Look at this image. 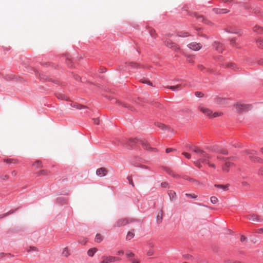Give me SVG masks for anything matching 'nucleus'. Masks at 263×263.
<instances>
[{"instance_id": "nucleus-1", "label": "nucleus", "mask_w": 263, "mask_h": 263, "mask_svg": "<svg viewBox=\"0 0 263 263\" xmlns=\"http://www.w3.org/2000/svg\"><path fill=\"white\" fill-rule=\"evenodd\" d=\"M189 148L193 152L199 154L201 158H211V156L206 154L203 150L201 149L200 147L193 145H189Z\"/></svg>"}, {"instance_id": "nucleus-2", "label": "nucleus", "mask_w": 263, "mask_h": 263, "mask_svg": "<svg viewBox=\"0 0 263 263\" xmlns=\"http://www.w3.org/2000/svg\"><path fill=\"white\" fill-rule=\"evenodd\" d=\"M121 259L119 257L110 255H104L102 256L100 263H111L120 261Z\"/></svg>"}, {"instance_id": "nucleus-3", "label": "nucleus", "mask_w": 263, "mask_h": 263, "mask_svg": "<svg viewBox=\"0 0 263 263\" xmlns=\"http://www.w3.org/2000/svg\"><path fill=\"white\" fill-rule=\"evenodd\" d=\"M235 107L237 111L242 112L248 110L250 108V105L241 103H237L235 104Z\"/></svg>"}, {"instance_id": "nucleus-4", "label": "nucleus", "mask_w": 263, "mask_h": 263, "mask_svg": "<svg viewBox=\"0 0 263 263\" xmlns=\"http://www.w3.org/2000/svg\"><path fill=\"white\" fill-rule=\"evenodd\" d=\"M130 143H139V144H141L143 147L145 149H149L150 147L149 146L148 143L146 141L144 140H138V139H130L129 140Z\"/></svg>"}, {"instance_id": "nucleus-5", "label": "nucleus", "mask_w": 263, "mask_h": 263, "mask_svg": "<svg viewBox=\"0 0 263 263\" xmlns=\"http://www.w3.org/2000/svg\"><path fill=\"white\" fill-rule=\"evenodd\" d=\"M247 218L253 222H258L263 221V218H261L260 216L254 214L248 215L247 216Z\"/></svg>"}, {"instance_id": "nucleus-6", "label": "nucleus", "mask_w": 263, "mask_h": 263, "mask_svg": "<svg viewBox=\"0 0 263 263\" xmlns=\"http://www.w3.org/2000/svg\"><path fill=\"white\" fill-rule=\"evenodd\" d=\"M189 48L195 51H198L200 50L202 46L200 43H197L196 42H192L187 45Z\"/></svg>"}, {"instance_id": "nucleus-7", "label": "nucleus", "mask_w": 263, "mask_h": 263, "mask_svg": "<svg viewBox=\"0 0 263 263\" xmlns=\"http://www.w3.org/2000/svg\"><path fill=\"white\" fill-rule=\"evenodd\" d=\"M165 44L166 46L174 50H177L179 49V47L171 40L166 41Z\"/></svg>"}, {"instance_id": "nucleus-8", "label": "nucleus", "mask_w": 263, "mask_h": 263, "mask_svg": "<svg viewBox=\"0 0 263 263\" xmlns=\"http://www.w3.org/2000/svg\"><path fill=\"white\" fill-rule=\"evenodd\" d=\"M199 109L205 115L209 117L210 118L211 117L212 111L210 109L204 107L203 106H199Z\"/></svg>"}, {"instance_id": "nucleus-9", "label": "nucleus", "mask_w": 263, "mask_h": 263, "mask_svg": "<svg viewBox=\"0 0 263 263\" xmlns=\"http://www.w3.org/2000/svg\"><path fill=\"white\" fill-rule=\"evenodd\" d=\"M187 86H190V84L188 83H181L176 86H167V87L173 91H175L177 89H180L181 87Z\"/></svg>"}, {"instance_id": "nucleus-10", "label": "nucleus", "mask_w": 263, "mask_h": 263, "mask_svg": "<svg viewBox=\"0 0 263 263\" xmlns=\"http://www.w3.org/2000/svg\"><path fill=\"white\" fill-rule=\"evenodd\" d=\"M107 173V170L104 167L98 168L96 171V174L100 177H104Z\"/></svg>"}, {"instance_id": "nucleus-11", "label": "nucleus", "mask_w": 263, "mask_h": 263, "mask_svg": "<svg viewBox=\"0 0 263 263\" xmlns=\"http://www.w3.org/2000/svg\"><path fill=\"white\" fill-rule=\"evenodd\" d=\"M215 49L219 53H221L223 50L222 45L219 42H215L213 45Z\"/></svg>"}, {"instance_id": "nucleus-12", "label": "nucleus", "mask_w": 263, "mask_h": 263, "mask_svg": "<svg viewBox=\"0 0 263 263\" xmlns=\"http://www.w3.org/2000/svg\"><path fill=\"white\" fill-rule=\"evenodd\" d=\"M210 158H201V161L203 163L207 164L210 167H213L214 168H216V166L214 164L211 163L209 161V159Z\"/></svg>"}, {"instance_id": "nucleus-13", "label": "nucleus", "mask_w": 263, "mask_h": 263, "mask_svg": "<svg viewBox=\"0 0 263 263\" xmlns=\"http://www.w3.org/2000/svg\"><path fill=\"white\" fill-rule=\"evenodd\" d=\"M128 223V221L125 219H121L118 220L115 224L117 227L125 226Z\"/></svg>"}, {"instance_id": "nucleus-14", "label": "nucleus", "mask_w": 263, "mask_h": 263, "mask_svg": "<svg viewBox=\"0 0 263 263\" xmlns=\"http://www.w3.org/2000/svg\"><path fill=\"white\" fill-rule=\"evenodd\" d=\"M213 11L217 14H224L229 12V11L226 9H219L214 8Z\"/></svg>"}, {"instance_id": "nucleus-15", "label": "nucleus", "mask_w": 263, "mask_h": 263, "mask_svg": "<svg viewBox=\"0 0 263 263\" xmlns=\"http://www.w3.org/2000/svg\"><path fill=\"white\" fill-rule=\"evenodd\" d=\"M247 154L249 155V157L251 159H252L253 161H258V158L257 157L254 156V151H247Z\"/></svg>"}, {"instance_id": "nucleus-16", "label": "nucleus", "mask_w": 263, "mask_h": 263, "mask_svg": "<svg viewBox=\"0 0 263 263\" xmlns=\"http://www.w3.org/2000/svg\"><path fill=\"white\" fill-rule=\"evenodd\" d=\"M232 164L230 162H226L224 164V165L222 167V170L223 171L228 172L229 170V167H230Z\"/></svg>"}, {"instance_id": "nucleus-17", "label": "nucleus", "mask_w": 263, "mask_h": 263, "mask_svg": "<svg viewBox=\"0 0 263 263\" xmlns=\"http://www.w3.org/2000/svg\"><path fill=\"white\" fill-rule=\"evenodd\" d=\"M4 161L9 164H17L18 161L14 159H5Z\"/></svg>"}, {"instance_id": "nucleus-18", "label": "nucleus", "mask_w": 263, "mask_h": 263, "mask_svg": "<svg viewBox=\"0 0 263 263\" xmlns=\"http://www.w3.org/2000/svg\"><path fill=\"white\" fill-rule=\"evenodd\" d=\"M162 219H163V212L162 210H161L159 212H158V215L157 216V221L158 223H161Z\"/></svg>"}, {"instance_id": "nucleus-19", "label": "nucleus", "mask_w": 263, "mask_h": 263, "mask_svg": "<svg viewBox=\"0 0 263 263\" xmlns=\"http://www.w3.org/2000/svg\"><path fill=\"white\" fill-rule=\"evenodd\" d=\"M227 67L232 69V70L236 71L239 69V68L234 64L230 63L227 64Z\"/></svg>"}, {"instance_id": "nucleus-20", "label": "nucleus", "mask_w": 263, "mask_h": 263, "mask_svg": "<svg viewBox=\"0 0 263 263\" xmlns=\"http://www.w3.org/2000/svg\"><path fill=\"white\" fill-rule=\"evenodd\" d=\"M97 251V249L96 248H91L88 251L87 254L88 256L92 257Z\"/></svg>"}, {"instance_id": "nucleus-21", "label": "nucleus", "mask_w": 263, "mask_h": 263, "mask_svg": "<svg viewBox=\"0 0 263 263\" xmlns=\"http://www.w3.org/2000/svg\"><path fill=\"white\" fill-rule=\"evenodd\" d=\"M135 236V234H134V231L132 230V231H129L128 233H127V234L126 235V239L127 240H130L131 239H132Z\"/></svg>"}, {"instance_id": "nucleus-22", "label": "nucleus", "mask_w": 263, "mask_h": 263, "mask_svg": "<svg viewBox=\"0 0 263 263\" xmlns=\"http://www.w3.org/2000/svg\"><path fill=\"white\" fill-rule=\"evenodd\" d=\"M62 255L65 257H68L70 255L69 250L68 248H65L62 252Z\"/></svg>"}, {"instance_id": "nucleus-23", "label": "nucleus", "mask_w": 263, "mask_h": 263, "mask_svg": "<svg viewBox=\"0 0 263 263\" xmlns=\"http://www.w3.org/2000/svg\"><path fill=\"white\" fill-rule=\"evenodd\" d=\"M216 102L218 104H223L226 103V100L224 98L219 97L216 99Z\"/></svg>"}, {"instance_id": "nucleus-24", "label": "nucleus", "mask_w": 263, "mask_h": 263, "mask_svg": "<svg viewBox=\"0 0 263 263\" xmlns=\"http://www.w3.org/2000/svg\"><path fill=\"white\" fill-rule=\"evenodd\" d=\"M102 240H103L102 237L100 234H98L96 235V238H95V241L96 242L100 243L102 241Z\"/></svg>"}, {"instance_id": "nucleus-25", "label": "nucleus", "mask_w": 263, "mask_h": 263, "mask_svg": "<svg viewBox=\"0 0 263 263\" xmlns=\"http://www.w3.org/2000/svg\"><path fill=\"white\" fill-rule=\"evenodd\" d=\"M142 83L147 84L148 85L153 86L152 83L147 79L143 78L140 80V81Z\"/></svg>"}, {"instance_id": "nucleus-26", "label": "nucleus", "mask_w": 263, "mask_h": 263, "mask_svg": "<svg viewBox=\"0 0 263 263\" xmlns=\"http://www.w3.org/2000/svg\"><path fill=\"white\" fill-rule=\"evenodd\" d=\"M257 45L260 48L263 49V40L258 39L256 41Z\"/></svg>"}, {"instance_id": "nucleus-27", "label": "nucleus", "mask_w": 263, "mask_h": 263, "mask_svg": "<svg viewBox=\"0 0 263 263\" xmlns=\"http://www.w3.org/2000/svg\"><path fill=\"white\" fill-rule=\"evenodd\" d=\"M262 28L261 27L256 25L253 28V30L257 33H260L262 31Z\"/></svg>"}, {"instance_id": "nucleus-28", "label": "nucleus", "mask_w": 263, "mask_h": 263, "mask_svg": "<svg viewBox=\"0 0 263 263\" xmlns=\"http://www.w3.org/2000/svg\"><path fill=\"white\" fill-rule=\"evenodd\" d=\"M125 254L126 257L128 258L134 257L135 256V254L129 250L127 251Z\"/></svg>"}, {"instance_id": "nucleus-29", "label": "nucleus", "mask_w": 263, "mask_h": 263, "mask_svg": "<svg viewBox=\"0 0 263 263\" xmlns=\"http://www.w3.org/2000/svg\"><path fill=\"white\" fill-rule=\"evenodd\" d=\"M178 35L180 37H186L189 36V34L186 32H180L178 33Z\"/></svg>"}, {"instance_id": "nucleus-30", "label": "nucleus", "mask_w": 263, "mask_h": 263, "mask_svg": "<svg viewBox=\"0 0 263 263\" xmlns=\"http://www.w3.org/2000/svg\"><path fill=\"white\" fill-rule=\"evenodd\" d=\"M33 166L36 168H40L42 166L41 162L40 161H36L33 164Z\"/></svg>"}, {"instance_id": "nucleus-31", "label": "nucleus", "mask_w": 263, "mask_h": 263, "mask_svg": "<svg viewBox=\"0 0 263 263\" xmlns=\"http://www.w3.org/2000/svg\"><path fill=\"white\" fill-rule=\"evenodd\" d=\"M48 174V171L46 170H43L40 171L38 173V175L41 176V175H47Z\"/></svg>"}, {"instance_id": "nucleus-32", "label": "nucleus", "mask_w": 263, "mask_h": 263, "mask_svg": "<svg viewBox=\"0 0 263 263\" xmlns=\"http://www.w3.org/2000/svg\"><path fill=\"white\" fill-rule=\"evenodd\" d=\"M215 186L218 188L222 189L224 191H226L228 189L227 185H221V184H215Z\"/></svg>"}, {"instance_id": "nucleus-33", "label": "nucleus", "mask_w": 263, "mask_h": 263, "mask_svg": "<svg viewBox=\"0 0 263 263\" xmlns=\"http://www.w3.org/2000/svg\"><path fill=\"white\" fill-rule=\"evenodd\" d=\"M222 113L221 112H215L214 113L212 114L211 118H215L217 117H219L222 116Z\"/></svg>"}, {"instance_id": "nucleus-34", "label": "nucleus", "mask_w": 263, "mask_h": 263, "mask_svg": "<svg viewBox=\"0 0 263 263\" xmlns=\"http://www.w3.org/2000/svg\"><path fill=\"white\" fill-rule=\"evenodd\" d=\"M129 65L132 67V68H138L139 67V65L138 63H135V62H129L128 63Z\"/></svg>"}, {"instance_id": "nucleus-35", "label": "nucleus", "mask_w": 263, "mask_h": 263, "mask_svg": "<svg viewBox=\"0 0 263 263\" xmlns=\"http://www.w3.org/2000/svg\"><path fill=\"white\" fill-rule=\"evenodd\" d=\"M210 200L211 202L213 204L216 203L218 200V198L215 196L211 197Z\"/></svg>"}, {"instance_id": "nucleus-36", "label": "nucleus", "mask_w": 263, "mask_h": 263, "mask_svg": "<svg viewBox=\"0 0 263 263\" xmlns=\"http://www.w3.org/2000/svg\"><path fill=\"white\" fill-rule=\"evenodd\" d=\"M181 111L183 113L190 114V113L192 112V110L191 109L189 108H184L182 109Z\"/></svg>"}, {"instance_id": "nucleus-37", "label": "nucleus", "mask_w": 263, "mask_h": 263, "mask_svg": "<svg viewBox=\"0 0 263 263\" xmlns=\"http://www.w3.org/2000/svg\"><path fill=\"white\" fill-rule=\"evenodd\" d=\"M149 33L150 34V35L155 38L156 37V36H155V30H154L153 29H150L149 30Z\"/></svg>"}, {"instance_id": "nucleus-38", "label": "nucleus", "mask_w": 263, "mask_h": 263, "mask_svg": "<svg viewBox=\"0 0 263 263\" xmlns=\"http://www.w3.org/2000/svg\"><path fill=\"white\" fill-rule=\"evenodd\" d=\"M196 17H197V18L198 20H199L200 21H201V22H204L205 21V19L203 17V16L202 15H200L199 14H197L196 15Z\"/></svg>"}, {"instance_id": "nucleus-39", "label": "nucleus", "mask_w": 263, "mask_h": 263, "mask_svg": "<svg viewBox=\"0 0 263 263\" xmlns=\"http://www.w3.org/2000/svg\"><path fill=\"white\" fill-rule=\"evenodd\" d=\"M127 179L128 180L129 183L131 184L133 186H134V184L132 176L127 177Z\"/></svg>"}, {"instance_id": "nucleus-40", "label": "nucleus", "mask_w": 263, "mask_h": 263, "mask_svg": "<svg viewBox=\"0 0 263 263\" xmlns=\"http://www.w3.org/2000/svg\"><path fill=\"white\" fill-rule=\"evenodd\" d=\"M10 256V254H5L4 253H0V259L3 258L5 257H9Z\"/></svg>"}, {"instance_id": "nucleus-41", "label": "nucleus", "mask_w": 263, "mask_h": 263, "mask_svg": "<svg viewBox=\"0 0 263 263\" xmlns=\"http://www.w3.org/2000/svg\"><path fill=\"white\" fill-rule=\"evenodd\" d=\"M156 125L161 129L166 128L167 127L163 124L158 123Z\"/></svg>"}, {"instance_id": "nucleus-42", "label": "nucleus", "mask_w": 263, "mask_h": 263, "mask_svg": "<svg viewBox=\"0 0 263 263\" xmlns=\"http://www.w3.org/2000/svg\"><path fill=\"white\" fill-rule=\"evenodd\" d=\"M131 263H140V261L138 258H133L130 259Z\"/></svg>"}, {"instance_id": "nucleus-43", "label": "nucleus", "mask_w": 263, "mask_h": 263, "mask_svg": "<svg viewBox=\"0 0 263 263\" xmlns=\"http://www.w3.org/2000/svg\"><path fill=\"white\" fill-rule=\"evenodd\" d=\"M182 155H183L187 159H190L191 158V155L189 153L183 152Z\"/></svg>"}, {"instance_id": "nucleus-44", "label": "nucleus", "mask_w": 263, "mask_h": 263, "mask_svg": "<svg viewBox=\"0 0 263 263\" xmlns=\"http://www.w3.org/2000/svg\"><path fill=\"white\" fill-rule=\"evenodd\" d=\"M200 162H202L201 161V158H200L199 160H198V161H197L195 162V165H196L197 166H198L199 168H200V167H201V164H200Z\"/></svg>"}, {"instance_id": "nucleus-45", "label": "nucleus", "mask_w": 263, "mask_h": 263, "mask_svg": "<svg viewBox=\"0 0 263 263\" xmlns=\"http://www.w3.org/2000/svg\"><path fill=\"white\" fill-rule=\"evenodd\" d=\"M1 179H2L3 180H6L7 179H8L9 178V176L7 175H2L1 176Z\"/></svg>"}, {"instance_id": "nucleus-46", "label": "nucleus", "mask_w": 263, "mask_h": 263, "mask_svg": "<svg viewBox=\"0 0 263 263\" xmlns=\"http://www.w3.org/2000/svg\"><path fill=\"white\" fill-rule=\"evenodd\" d=\"M218 152H219V153H221L222 154H224V155H227L228 154V151L226 149H221L219 151H218Z\"/></svg>"}, {"instance_id": "nucleus-47", "label": "nucleus", "mask_w": 263, "mask_h": 263, "mask_svg": "<svg viewBox=\"0 0 263 263\" xmlns=\"http://www.w3.org/2000/svg\"><path fill=\"white\" fill-rule=\"evenodd\" d=\"M185 195L193 198H196L197 197V196L195 194H186Z\"/></svg>"}, {"instance_id": "nucleus-48", "label": "nucleus", "mask_w": 263, "mask_h": 263, "mask_svg": "<svg viewBox=\"0 0 263 263\" xmlns=\"http://www.w3.org/2000/svg\"><path fill=\"white\" fill-rule=\"evenodd\" d=\"M195 95L198 97H202L203 96V94L201 92L198 91L196 92Z\"/></svg>"}, {"instance_id": "nucleus-49", "label": "nucleus", "mask_w": 263, "mask_h": 263, "mask_svg": "<svg viewBox=\"0 0 263 263\" xmlns=\"http://www.w3.org/2000/svg\"><path fill=\"white\" fill-rule=\"evenodd\" d=\"M255 232L257 233H259V234L262 233H263V228H260V229H258L256 230Z\"/></svg>"}, {"instance_id": "nucleus-50", "label": "nucleus", "mask_w": 263, "mask_h": 263, "mask_svg": "<svg viewBox=\"0 0 263 263\" xmlns=\"http://www.w3.org/2000/svg\"><path fill=\"white\" fill-rule=\"evenodd\" d=\"M226 31H227V32H228V33H236V31H234V30H232V29H229L228 28V29H227V30H226Z\"/></svg>"}, {"instance_id": "nucleus-51", "label": "nucleus", "mask_w": 263, "mask_h": 263, "mask_svg": "<svg viewBox=\"0 0 263 263\" xmlns=\"http://www.w3.org/2000/svg\"><path fill=\"white\" fill-rule=\"evenodd\" d=\"M167 185H168V183L166 182H162L161 183V186L163 187H167Z\"/></svg>"}, {"instance_id": "nucleus-52", "label": "nucleus", "mask_w": 263, "mask_h": 263, "mask_svg": "<svg viewBox=\"0 0 263 263\" xmlns=\"http://www.w3.org/2000/svg\"><path fill=\"white\" fill-rule=\"evenodd\" d=\"M174 149L173 148H168L166 149V152L167 153H170L171 152H172Z\"/></svg>"}, {"instance_id": "nucleus-53", "label": "nucleus", "mask_w": 263, "mask_h": 263, "mask_svg": "<svg viewBox=\"0 0 263 263\" xmlns=\"http://www.w3.org/2000/svg\"><path fill=\"white\" fill-rule=\"evenodd\" d=\"M167 172H168V173H169L170 175H174V172H173V171L171 170L170 169H167Z\"/></svg>"}, {"instance_id": "nucleus-54", "label": "nucleus", "mask_w": 263, "mask_h": 263, "mask_svg": "<svg viewBox=\"0 0 263 263\" xmlns=\"http://www.w3.org/2000/svg\"><path fill=\"white\" fill-rule=\"evenodd\" d=\"M230 43H231V44L233 46L234 45V44H235V41L234 39H232L230 41Z\"/></svg>"}, {"instance_id": "nucleus-55", "label": "nucleus", "mask_w": 263, "mask_h": 263, "mask_svg": "<svg viewBox=\"0 0 263 263\" xmlns=\"http://www.w3.org/2000/svg\"><path fill=\"white\" fill-rule=\"evenodd\" d=\"M124 254V251L123 250H119L117 252V254L118 255H123Z\"/></svg>"}, {"instance_id": "nucleus-56", "label": "nucleus", "mask_w": 263, "mask_h": 263, "mask_svg": "<svg viewBox=\"0 0 263 263\" xmlns=\"http://www.w3.org/2000/svg\"><path fill=\"white\" fill-rule=\"evenodd\" d=\"M11 175L13 176H16L17 175V172L16 171H13L11 173Z\"/></svg>"}, {"instance_id": "nucleus-57", "label": "nucleus", "mask_w": 263, "mask_h": 263, "mask_svg": "<svg viewBox=\"0 0 263 263\" xmlns=\"http://www.w3.org/2000/svg\"><path fill=\"white\" fill-rule=\"evenodd\" d=\"M147 255L148 256H151L153 254V252L151 250L147 252Z\"/></svg>"}, {"instance_id": "nucleus-58", "label": "nucleus", "mask_w": 263, "mask_h": 263, "mask_svg": "<svg viewBox=\"0 0 263 263\" xmlns=\"http://www.w3.org/2000/svg\"><path fill=\"white\" fill-rule=\"evenodd\" d=\"M246 239V238L245 236H242L241 237V239H240L241 241H243Z\"/></svg>"}, {"instance_id": "nucleus-59", "label": "nucleus", "mask_w": 263, "mask_h": 263, "mask_svg": "<svg viewBox=\"0 0 263 263\" xmlns=\"http://www.w3.org/2000/svg\"><path fill=\"white\" fill-rule=\"evenodd\" d=\"M95 122L96 124H99V121H98V119H95Z\"/></svg>"}, {"instance_id": "nucleus-60", "label": "nucleus", "mask_w": 263, "mask_h": 263, "mask_svg": "<svg viewBox=\"0 0 263 263\" xmlns=\"http://www.w3.org/2000/svg\"><path fill=\"white\" fill-rule=\"evenodd\" d=\"M78 106H79V108L80 109H81L83 107V106L82 105H78Z\"/></svg>"}, {"instance_id": "nucleus-61", "label": "nucleus", "mask_w": 263, "mask_h": 263, "mask_svg": "<svg viewBox=\"0 0 263 263\" xmlns=\"http://www.w3.org/2000/svg\"><path fill=\"white\" fill-rule=\"evenodd\" d=\"M123 105L125 107H128V105L126 104H123Z\"/></svg>"}, {"instance_id": "nucleus-62", "label": "nucleus", "mask_w": 263, "mask_h": 263, "mask_svg": "<svg viewBox=\"0 0 263 263\" xmlns=\"http://www.w3.org/2000/svg\"><path fill=\"white\" fill-rule=\"evenodd\" d=\"M199 68L200 69H202L203 68V66L202 65H199Z\"/></svg>"}, {"instance_id": "nucleus-63", "label": "nucleus", "mask_w": 263, "mask_h": 263, "mask_svg": "<svg viewBox=\"0 0 263 263\" xmlns=\"http://www.w3.org/2000/svg\"><path fill=\"white\" fill-rule=\"evenodd\" d=\"M217 159H224V158H221L220 157H217Z\"/></svg>"}, {"instance_id": "nucleus-64", "label": "nucleus", "mask_w": 263, "mask_h": 263, "mask_svg": "<svg viewBox=\"0 0 263 263\" xmlns=\"http://www.w3.org/2000/svg\"><path fill=\"white\" fill-rule=\"evenodd\" d=\"M261 152H262V153L263 154V148H261Z\"/></svg>"}]
</instances>
